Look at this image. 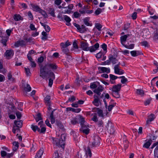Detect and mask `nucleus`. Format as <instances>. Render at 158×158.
<instances>
[{"mask_svg":"<svg viewBox=\"0 0 158 158\" xmlns=\"http://www.w3.org/2000/svg\"><path fill=\"white\" fill-rule=\"evenodd\" d=\"M103 55L102 52H100L96 54V57L97 58L99 59L101 58Z\"/></svg>","mask_w":158,"mask_h":158,"instance_id":"052dcab7","label":"nucleus"},{"mask_svg":"<svg viewBox=\"0 0 158 158\" xmlns=\"http://www.w3.org/2000/svg\"><path fill=\"white\" fill-rule=\"evenodd\" d=\"M99 69L102 72H106L109 73L110 72V69L109 68L104 67H100Z\"/></svg>","mask_w":158,"mask_h":158,"instance_id":"7c9ffc66","label":"nucleus"},{"mask_svg":"<svg viewBox=\"0 0 158 158\" xmlns=\"http://www.w3.org/2000/svg\"><path fill=\"white\" fill-rule=\"evenodd\" d=\"M110 59L113 64H115L118 63V60L116 58L112 56H110Z\"/></svg>","mask_w":158,"mask_h":158,"instance_id":"393cba45","label":"nucleus"},{"mask_svg":"<svg viewBox=\"0 0 158 158\" xmlns=\"http://www.w3.org/2000/svg\"><path fill=\"white\" fill-rule=\"evenodd\" d=\"M44 67L46 68L47 70L48 71L50 69H57V67L55 64L48 63L45 64L44 66Z\"/></svg>","mask_w":158,"mask_h":158,"instance_id":"6e6552de","label":"nucleus"},{"mask_svg":"<svg viewBox=\"0 0 158 158\" xmlns=\"http://www.w3.org/2000/svg\"><path fill=\"white\" fill-rule=\"evenodd\" d=\"M104 130L107 131L110 134H113L114 132V126L112 123L109 121L106 122V127Z\"/></svg>","mask_w":158,"mask_h":158,"instance_id":"f03ea898","label":"nucleus"},{"mask_svg":"<svg viewBox=\"0 0 158 158\" xmlns=\"http://www.w3.org/2000/svg\"><path fill=\"white\" fill-rule=\"evenodd\" d=\"M120 64V63L118 62L117 64L115 65L114 66V73L116 74L121 75L124 73L123 71L119 68V65Z\"/></svg>","mask_w":158,"mask_h":158,"instance_id":"423d86ee","label":"nucleus"},{"mask_svg":"<svg viewBox=\"0 0 158 158\" xmlns=\"http://www.w3.org/2000/svg\"><path fill=\"white\" fill-rule=\"evenodd\" d=\"M60 137V139H61V141L62 142V143L63 144V146L64 148V141H65L66 137V135L64 134H63L61 135V137Z\"/></svg>","mask_w":158,"mask_h":158,"instance_id":"f704fd0d","label":"nucleus"},{"mask_svg":"<svg viewBox=\"0 0 158 158\" xmlns=\"http://www.w3.org/2000/svg\"><path fill=\"white\" fill-rule=\"evenodd\" d=\"M24 44V42L23 41H21L18 42L17 43H15V47H19V46H21Z\"/></svg>","mask_w":158,"mask_h":158,"instance_id":"09e8293b","label":"nucleus"},{"mask_svg":"<svg viewBox=\"0 0 158 158\" xmlns=\"http://www.w3.org/2000/svg\"><path fill=\"white\" fill-rule=\"evenodd\" d=\"M85 149L86 151L85 154L86 156L88 157L89 156V157H91L92 156V153L89 147H87L85 148Z\"/></svg>","mask_w":158,"mask_h":158,"instance_id":"a211bd4d","label":"nucleus"},{"mask_svg":"<svg viewBox=\"0 0 158 158\" xmlns=\"http://www.w3.org/2000/svg\"><path fill=\"white\" fill-rule=\"evenodd\" d=\"M39 13H40L44 18H46L48 17V15L46 12L44 10H43L41 9Z\"/></svg>","mask_w":158,"mask_h":158,"instance_id":"ea45409f","label":"nucleus"},{"mask_svg":"<svg viewBox=\"0 0 158 158\" xmlns=\"http://www.w3.org/2000/svg\"><path fill=\"white\" fill-rule=\"evenodd\" d=\"M130 24L129 23H127L124 25V30H127L130 27Z\"/></svg>","mask_w":158,"mask_h":158,"instance_id":"338daca9","label":"nucleus"},{"mask_svg":"<svg viewBox=\"0 0 158 158\" xmlns=\"http://www.w3.org/2000/svg\"><path fill=\"white\" fill-rule=\"evenodd\" d=\"M100 139L98 136H94L93 138L94 140L91 144L92 147H94L98 146L100 144Z\"/></svg>","mask_w":158,"mask_h":158,"instance_id":"7ed1b4c3","label":"nucleus"},{"mask_svg":"<svg viewBox=\"0 0 158 158\" xmlns=\"http://www.w3.org/2000/svg\"><path fill=\"white\" fill-rule=\"evenodd\" d=\"M80 48L84 51H89V47L88 44L85 42L83 41L81 42Z\"/></svg>","mask_w":158,"mask_h":158,"instance_id":"1a4fd4ad","label":"nucleus"},{"mask_svg":"<svg viewBox=\"0 0 158 158\" xmlns=\"http://www.w3.org/2000/svg\"><path fill=\"white\" fill-rule=\"evenodd\" d=\"M14 123L16 127H21L23 125L22 121L21 120H19V121L15 120L14 121Z\"/></svg>","mask_w":158,"mask_h":158,"instance_id":"412c9836","label":"nucleus"},{"mask_svg":"<svg viewBox=\"0 0 158 158\" xmlns=\"http://www.w3.org/2000/svg\"><path fill=\"white\" fill-rule=\"evenodd\" d=\"M112 95L114 97L116 98H119L120 97L119 92H112Z\"/></svg>","mask_w":158,"mask_h":158,"instance_id":"c03bdc74","label":"nucleus"},{"mask_svg":"<svg viewBox=\"0 0 158 158\" xmlns=\"http://www.w3.org/2000/svg\"><path fill=\"white\" fill-rule=\"evenodd\" d=\"M73 48L75 49L74 50V51H77V50L78 49V47L77 44L76 42H74L73 44Z\"/></svg>","mask_w":158,"mask_h":158,"instance_id":"e2e57ef3","label":"nucleus"},{"mask_svg":"<svg viewBox=\"0 0 158 158\" xmlns=\"http://www.w3.org/2000/svg\"><path fill=\"white\" fill-rule=\"evenodd\" d=\"M97 113L98 115L100 117H103V111L102 110H99L98 111Z\"/></svg>","mask_w":158,"mask_h":158,"instance_id":"69168bd1","label":"nucleus"},{"mask_svg":"<svg viewBox=\"0 0 158 158\" xmlns=\"http://www.w3.org/2000/svg\"><path fill=\"white\" fill-rule=\"evenodd\" d=\"M131 55L133 57L137 56L141 54V52L139 51H132L130 52Z\"/></svg>","mask_w":158,"mask_h":158,"instance_id":"f3484780","label":"nucleus"},{"mask_svg":"<svg viewBox=\"0 0 158 158\" xmlns=\"http://www.w3.org/2000/svg\"><path fill=\"white\" fill-rule=\"evenodd\" d=\"M91 119L93 121L96 123L98 121V120L97 116L95 114H94L93 117Z\"/></svg>","mask_w":158,"mask_h":158,"instance_id":"4d7b16f0","label":"nucleus"},{"mask_svg":"<svg viewBox=\"0 0 158 158\" xmlns=\"http://www.w3.org/2000/svg\"><path fill=\"white\" fill-rule=\"evenodd\" d=\"M14 54V52L12 50H9L6 51L5 53V56L8 58L13 56Z\"/></svg>","mask_w":158,"mask_h":158,"instance_id":"dca6fc26","label":"nucleus"},{"mask_svg":"<svg viewBox=\"0 0 158 158\" xmlns=\"http://www.w3.org/2000/svg\"><path fill=\"white\" fill-rule=\"evenodd\" d=\"M14 112H15V111L13 110ZM16 115L17 118H20L21 117L22 115L21 113L19 112L15 111Z\"/></svg>","mask_w":158,"mask_h":158,"instance_id":"680f3d73","label":"nucleus"},{"mask_svg":"<svg viewBox=\"0 0 158 158\" xmlns=\"http://www.w3.org/2000/svg\"><path fill=\"white\" fill-rule=\"evenodd\" d=\"M156 146L154 151V154L156 158H158V144Z\"/></svg>","mask_w":158,"mask_h":158,"instance_id":"37998d69","label":"nucleus"},{"mask_svg":"<svg viewBox=\"0 0 158 158\" xmlns=\"http://www.w3.org/2000/svg\"><path fill=\"white\" fill-rule=\"evenodd\" d=\"M136 93L138 94L141 96H143L144 95V91L141 89H137V90Z\"/></svg>","mask_w":158,"mask_h":158,"instance_id":"a19ab883","label":"nucleus"},{"mask_svg":"<svg viewBox=\"0 0 158 158\" xmlns=\"http://www.w3.org/2000/svg\"><path fill=\"white\" fill-rule=\"evenodd\" d=\"M79 119L81 127L82 125H86L84 118L82 116H80Z\"/></svg>","mask_w":158,"mask_h":158,"instance_id":"2f4dec72","label":"nucleus"},{"mask_svg":"<svg viewBox=\"0 0 158 158\" xmlns=\"http://www.w3.org/2000/svg\"><path fill=\"white\" fill-rule=\"evenodd\" d=\"M48 71L44 66H41L40 67V76L43 79H46L47 80L49 73Z\"/></svg>","mask_w":158,"mask_h":158,"instance_id":"f257e3e1","label":"nucleus"},{"mask_svg":"<svg viewBox=\"0 0 158 158\" xmlns=\"http://www.w3.org/2000/svg\"><path fill=\"white\" fill-rule=\"evenodd\" d=\"M53 140V143L54 144H55L56 146H60L62 148H63V144L62 143V141H61L60 138L59 137V138H52Z\"/></svg>","mask_w":158,"mask_h":158,"instance_id":"39448f33","label":"nucleus"},{"mask_svg":"<svg viewBox=\"0 0 158 158\" xmlns=\"http://www.w3.org/2000/svg\"><path fill=\"white\" fill-rule=\"evenodd\" d=\"M102 11V10L100 8H98L95 11L94 14L96 15L100 14Z\"/></svg>","mask_w":158,"mask_h":158,"instance_id":"8fccbe9b","label":"nucleus"},{"mask_svg":"<svg viewBox=\"0 0 158 158\" xmlns=\"http://www.w3.org/2000/svg\"><path fill=\"white\" fill-rule=\"evenodd\" d=\"M143 35L145 36L147 38H149L151 36L150 32L149 30L146 29L143 31Z\"/></svg>","mask_w":158,"mask_h":158,"instance_id":"b1692460","label":"nucleus"},{"mask_svg":"<svg viewBox=\"0 0 158 158\" xmlns=\"http://www.w3.org/2000/svg\"><path fill=\"white\" fill-rule=\"evenodd\" d=\"M95 28L98 30V31H101L102 28V25L99 23H97L95 24Z\"/></svg>","mask_w":158,"mask_h":158,"instance_id":"e433bc0d","label":"nucleus"},{"mask_svg":"<svg viewBox=\"0 0 158 158\" xmlns=\"http://www.w3.org/2000/svg\"><path fill=\"white\" fill-rule=\"evenodd\" d=\"M73 7V6L72 4L69 5L68 6L63 7H62V12L64 14H69L71 13Z\"/></svg>","mask_w":158,"mask_h":158,"instance_id":"20e7f679","label":"nucleus"},{"mask_svg":"<svg viewBox=\"0 0 158 158\" xmlns=\"http://www.w3.org/2000/svg\"><path fill=\"white\" fill-rule=\"evenodd\" d=\"M103 89V88L101 85L99 86L97 88H96L94 90V92L99 95L100 94V92H102Z\"/></svg>","mask_w":158,"mask_h":158,"instance_id":"2eb2a0df","label":"nucleus"},{"mask_svg":"<svg viewBox=\"0 0 158 158\" xmlns=\"http://www.w3.org/2000/svg\"><path fill=\"white\" fill-rule=\"evenodd\" d=\"M84 24L87 26H91L92 25V23L89 22V18H85L83 19Z\"/></svg>","mask_w":158,"mask_h":158,"instance_id":"4be33fe9","label":"nucleus"},{"mask_svg":"<svg viewBox=\"0 0 158 158\" xmlns=\"http://www.w3.org/2000/svg\"><path fill=\"white\" fill-rule=\"evenodd\" d=\"M56 124L57 126H58L59 127L60 129H63V128H64L63 126L60 122H59L58 121H56Z\"/></svg>","mask_w":158,"mask_h":158,"instance_id":"bf43d9fd","label":"nucleus"},{"mask_svg":"<svg viewBox=\"0 0 158 158\" xmlns=\"http://www.w3.org/2000/svg\"><path fill=\"white\" fill-rule=\"evenodd\" d=\"M43 152L44 150L43 149H40L37 153L35 156H37L39 157H40L41 158V156L43 155Z\"/></svg>","mask_w":158,"mask_h":158,"instance_id":"72a5a7b5","label":"nucleus"},{"mask_svg":"<svg viewBox=\"0 0 158 158\" xmlns=\"http://www.w3.org/2000/svg\"><path fill=\"white\" fill-rule=\"evenodd\" d=\"M45 100L46 104H49L50 103V97L49 96H47L45 98Z\"/></svg>","mask_w":158,"mask_h":158,"instance_id":"de8ad7c7","label":"nucleus"},{"mask_svg":"<svg viewBox=\"0 0 158 158\" xmlns=\"http://www.w3.org/2000/svg\"><path fill=\"white\" fill-rule=\"evenodd\" d=\"M127 35H125L123 36H122L120 37V40L121 44L124 46L125 45L124 44V42L126 41V40L127 38Z\"/></svg>","mask_w":158,"mask_h":158,"instance_id":"aec40b11","label":"nucleus"},{"mask_svg":"<svg viewBox=\"0 0 158 158\" xmlns=\"http://www.w3.org/2000/svg\"><path fill=\"white\" fill-rule=\"evenodd\" d=\"M13 145L14 146L13 148V150L16 151L18 148L19 143L15 141L13 143Z\"/></svg>","mask_w":158,"mask_h":158,"instance_id":"79ce46f5","label":"nucleus"},{"mask_svg":"<svg viewBox=\"0 0 158 158\" xmlns=\"http://www.w3.org/2000/svg\"><path fill=\"white\" fill-rule=\"evenodd\" d=\"M93 31L94 32V34L96 35H98L101 33V31H98V30L97 31V30L95 28H94L93 29Z\"/></svg>","mask_w":158,"mask_h":158,"instance_id":"0e129e2a","label":"nucleus"},{"mask_svg":"<svg viewBox=\"0 0 158 158\" xmlns=\"http://www.w3.org/2000/svg\"><path fill=\"white\" fill-rule=\"evenodd\" d=\"M99 46V44L97 43L94 46L89 47V51L91 52H94L98 49Z\"/></svg>","mask_w":158,"mask_h":158,"instance_id":"4468645a","label":"nucleus"},{"mask_svg":"<svg viewBox=\"0 0 158 158\" xmlns=\"http://www.w3.org/2000/svg\"><path fill=\"white\" fill-rule=\"evenodd\" d=\"M96 124L98 126V128L101 131L104 130L106 127V123L104 124L102 120L98 121Z\"/></svg>","mask_w":158,"mask_h":158,"instance_id":"0eeeda50","label":"nucleus"},{"mask_svg":"<svg viewBox=\"0 0 158 158\" xmlns=\"http://www.w3.org/2000/svg\"><path fill=\"white\" fill-rule=\"evenodd\" d=\"M69 42L67 41L65 43H62L60 44V46L62 48H66L67 47L70 45Z\"/></svg>","mask_w":158,"mask_h":158,"instance_id":"5701e85b","label":"nucleus"},{"mask_svg":"<svg viewBox=\"0 0 158 158\" xmlns=\"http://www.w3.org/2000/svg\"><path fill=\"white\" fill-rule=\"evenodd\" d=\"M134 44H132L129 45H124V47L128 49H132L134 47Z\"/></svg>","mask_w":158,"mask_h":158,"instance_id":"13d9d810","label":"nucleus"},{"mask_svg":"<svg viewBox=\"0 0 158 158\" xmlns=\"http://www.w3.org/2000/svg\"><path fill=\"white\" fill-rule=\"evenodd\" d=\"M94 100L93 102V103L95 106H98L101 104L99 98L96 95H94Z\"/></svg>","mask_w":158,"mask_h":158,"instance_id":"f8f14e48","label":"nucleus"},{"mask_svg":"<svg viewBox=\"0 0 158 158\" xmlns=\"http://www.w3.org/2000/svg\"><path fill=\"white\" fill-rule=\"evenodd\" d=\"M35 118L36 122H38L40 120H42L41 114L40 113L37 114L35 116Z\"/></svg>","mask_w":158,"mask_h":158,"instance_id":"c9c22d12","label":"nucleus"},{"mask_svg":"<svg viewBox=\"0 0 158 158\" xmlns=\"http://www.w3.org/2000/svg\"><path fill=\"white\" fill-rule=\"evenodd\" d=\"M80 131L86 135L88 134L89 131V129L87 128V125H82L80 129Z\"/></svg>","mask_w":158,"mask_h":158,"instance_id":"ddd939ff","label":"nucleus"},{"mask_svg":"<svg viewBox=\"0 0 158 158\" xmlns=\"http://www.w3.org/2000/svg\"><path fill=\"white\" fill-rule=\"evenodd\" d=\"M24 69L27 76H30L31 75V73L30 71L29 68H25Z\"/></svg>","mask_w":158,"mask_h":158,"instance_id":"49530a36","label":"nucleus"},{"mask_svg":"<svg viewBox=\"0 0 158 158\" xmlns=\"http://www.w3.org/2000/svg\"><path fill=\"white\" fill-rule=\"evenodd\" d=\"M119 78H122V79L121 80V82L122 84H124L127 81V79L124 76L120 77H119Z\"/></svg>","mask_w":158,"mask_h":158,"instance_id":"a18cd8bd","label":"nucleus"},{"mask_svg":"<svg viewBox=\"0 0 158 158\" xmlns=\"http://www.w3.org/2000/svg\"><path fill=\"white\" fill-rule=\"evenodd\" d=\"M55 10L53 8H50L49 9V14L51 15V16L53 17H55V15L54 13Z\"/></svg>","mask_w":158,"mask_h":158,"instance_id":"603ef678","label":"nucleus"},{"mask_svg":"<svg viewBox=\"0 0 158 158\" xmlns=\"http://www.w3.org/2000/svg\"><path fill=\"white\" fill-rule=\"evenodd\" d=\"M141 44L142 46H144L145 47H148V44L146 41L142 42Z\"/></svg>","mask_w":158,"mask_h":158,"instance_id":"774afa93","label":"nucleus"},{"mask_svg":"<svg viewBox=\"0 0 158 158\" xmlns=\"http://www.w3.org/2000/svg\"><path fill=\"white\" fill-rule=\"evenodd\" d=\"M78 123L77 119L76 118H73L71 120V123L73 125L76 124Z\"/></svg>","mask_w":158,"mask_h":158,"instance_id":"864d4df0","label":"nucleus"},{"mask_svg":"<svg viewBox=\"0 0 158 158\" xmlns=\"http://www.w3.org/2000/svg\"><path fill=\"white\" fill-rule=\"evenodd\" d=\"M97 84H98V82H94L91 83L90 85V87L91 89H95L97 87Z\"/></svg>","mask_w":158,"mask_h":158,"instance_id":"3c124183","label":"nucleus"},{"mask_svg":"<svg viewBox=\"0 0 158 158\" xmlns=\"http://www.w3.org/2000/svg\"><path fill=\"white\" fill-rule=\"evenodd\" d=\"M27 15L29 17V19L30 20H32L33 19V16L30 11H28Z\"/></svg>","mask_w":158,"mask_h":158,"instance_id":"5fc2aeb1","label":"nucleus"},{"mask_svg":"<svg viewBox=\"0 0 158 158\" xmlns=\"http://www.w3.org/2000/svg\"><path fill=\"white\" fill-rule=\"evenodd\" d=\"M14 20L16 21H19L20 20H22L23 18L19 14H15L14 17Z\"/></svg>","mask_w":158,"mask_h":158,"instance_id":"6ab92c4d","label":"nucleus"},{"mask_svg":"<svg viewBox=\"0 0 158 158\" xmlns=\"http://www.w3.org/2000/svg\"><path fill=\"white\" fill-rule=\"evenodd\" d=\"M122 86L121 84H118L117 85H114L111 88H110V90H111L112 92H119Z\"/></svg>","mask_w":158,"mask_h":158,"instance_id":"9d476101","label":"nucleus"},{"mask_svg":"<svg viewBox=\"0 0 158 158\" xmlns=\"http://www.w3.org/2000/svg\"><path fill=\"white\" fill-rule=\"evenodd\" d=\"M152 140L150 139L147 141L143 145V147L147 148H148L152 143Z\"/></svg>","mask_w":158,"mask_h":158,"instance_id":"a878e982","label":"nucleus"},{"mask_svg":"<svg viewBox=\"0 0 158 158\" xmlns=\"http://www.w3.org/2000/svg\"><path fill=\"white\" fill-rule=\"evenodd\" d=\"M53 111H52L50 116L51 122L52 124H53L55 122V118L53 116Z\"/></svg>","mask_w":158,"mask_h":158,"instance_id":"473e14b6","label":"nucleus"},{"mask_svg":"<svg viewBox=\"0 0 158 158\" xmlns=\"http://www.w3.org/2000/svg\"><path fill=\"white\" fill-rule=\"evenodd\" d=\"M32 7L33 8V10L39 12L41 9H40L38 6L37 5H31Z\"/></svg>","mask_w":158,"mask_h":158,"instance_id":"bb28decb","label":"nucleus"},{"mask_svg":"<svg viewBox=\"0 0 158 158\" xmlns=\"http://www.w3.org/2000/svg\"><path fill=\"white\" fill-rule=\"evenodd\" d=\"M87 31V29L84 25L80 27L78 31L81 33H83Z\"/></svg>","mask_w":158,"mask_h":158,"instance_id":"c85d7f7f","label":"nucleus"},{"mask_svg":"<svg viewBox=\"0 0 158 158\" xmlns=\"http://www.w3.org/2000/svg\"><path fill=\"white\" fill-rule=\"evenodd\" d=\"M31 128L34 131H35L36 130H37L39 132L40 131V129L37 126L32 125L31 126Z\"/></svg>","mask_w":158,"mask_h":158,"instance_id":"58836bf2","label":"nucleus"},{"mask_svg":"<svg viewBox=\"0 0 158 158\" xmlns=\"http://www.w3.org/2000/svg\"><path fill=\"white\" fill-rule=\"evenodd\" d=\"M116 105V103H114L113 104L109 105L107 107H106L108 111L110 112L111 111L113 108Z\"/></svg>","mask_w":158,"mask_h":158,"instance_id":"cd10ccee","label":"nucleus"},{"mask_svg":"<svg viewBox=\"0 0 158 158\" xmlns=\"http://www.w3.org/2000/svg\"><path fill=\"white\" fill-rule=\"evenodd\" d=\"M155 117V115L153 114H151L148 116V118L146 122V125H149L151 123L152 121H153Z\"/></svg>","mask_w":158,"mask_h":158,"instance_id":"9b49d317","label":"nucleus"},{"mask_svg":"<svg viewBox=\"0 0 158 158\" xmlns=\"http://www.w3.org/2000/svg\"><path fill=\"white\" fill-rule=\"evenodd\" d=\"M31 89V87L30 85L28 84H26V86H25L24 88V91L26 92H30Z\"/></svg>","mask_w":158,"mask_h":158,"instance_id":"c756f323","label":"nucleus"},{"mask_svg":"<svg viewBox=\"0 0 158 158\" xmlns=\"http://www.w3.org/2000/svg\"><path fill=\"white\" fill-rule=\"evenodd\" d=\"M51 77L52 78L51 79H54L55 78V75L54 73L52 72H49L48 73V78Z\"/></svg>","mask_w":158,"mask_h":158,"instance_id":"6e6d98bb","label":"nucleus"},{"mask_svg":"<svg viewBox=\"0 0 158 158\" xmlns=\"http://www.w3.org/2000/svg\"><path fill=\"white\" fill-rule=\"evenodd\" d=\"M64 20L68 23L66 24V25L69 26L70 24L69 23L71 20L70 18L67 15H64Z\"/></svg>","mask_w":158,"mask_h":158,"instance_id":"4c0bfd02","label":"nucleus"}]
</instances>
